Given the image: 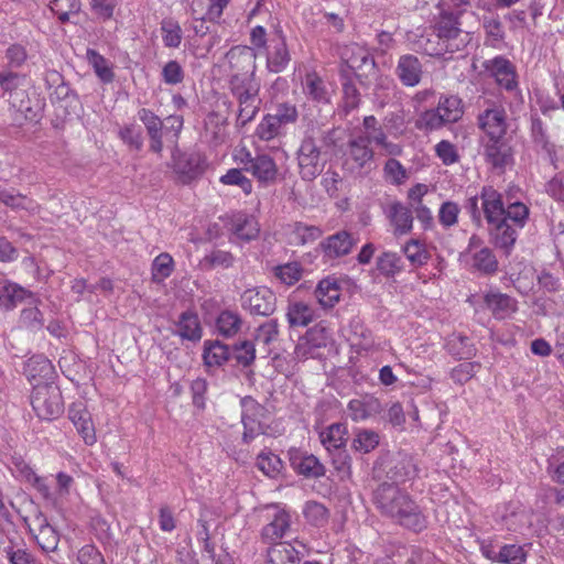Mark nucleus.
Masks as SVG:
<instances>
[{"mask_svg":"<svg viewBox=\"0 0 564 564\" xmlns=\"http://www.w3.org/2000/svg\"><path fill=\"white\" fill-rule=\"evenodd\" d=\"M372 503L382 516L415 533L427 528L421 507L398 485L383 481L372 490Z\"/></svg>","mask_w":564,"mask_h":564,"instance_id":"f257e3e1","label":"nucleus"},{"mask_svg":"<svg viewBox=\"0 0 564 564\" xmlns=\"http://www.w3.org/2000/svg\"><path fill=\"white\" fill-rule=\"evenodd\" d=\"M505 207L502 195L491 185L482 186L480 193L468 197L464 205L477 227H481L482 218L487 225L499 220L505 215Z\"/></svg>","mask_w":564,"mask_h":564,"instance_id":"f03ea898","label":"nucleus"},{"mask_svg":"<svg viewBox=\"0 0 564 564\" xmlns=\"http://www.w3.org/2000/svg\"><path fill=\"white\" fill-rule=\"evenodd\" d=\"M463 10L443 8L434 23V31L448 53L462 51L470 41L469 32L462 29Z\"/></svg>","mask_w":564,"mask_h":564,"instance_id":"7ed1b4c3","label":"nucleus"},{"mask_svg":"<svg viewBox=\"0 0 564 564\" xmlns=\"http://www.w3.org/2000/svg\"><path fill=\"white\" fill-rule=\"evenodd\" d=\"M229 89L232 96L239 104L237 124L246 126L250 122L259 111V99L260 83L257 79L243 80L235 78V80H228Z\"/></svg>","mask_w":564,"mask_h":564,"instance_id":"20e7f679","label":"nucleus"},{"mask_svg":"<svg viewBox=\"0 0 564 564\" xmlns=\"http://www.w3.org/2000/svg\"><path fill=\"white\" fill-rule=\"evenodd\" d=\"M31 404L41 420H54L64 411L62 392L53 383L36 382L31 394Z\"/></svg>","mask_w":564,"mask_h":564,"instance_id":"39448f33","label":"nucleus"},{"mask_svg":"<svg viewBox=\"0 0 564 564\" xmlns=\"http://www.w3.org/2000/svg\"><path fill=\"white\" fill-rule=\"evenodd\" d=\"M229 63L230 76L229 80L235 78L253 80L256 79L257 53L250 46L237 45L226 53Z\"/></svg>","mask_w":564,"mask_h":564,"instance_id":"423d86ee","label":"nucleus"},{"mask_svg":"<svg viewBox=\"0 0 564 564\" xmlns=\"http://www.w3.org/2000/svg\"><path fill=\"white\" fill-rule=\"evenodd\" d=\"M174 171L182 184L199 178L206 170V158L197 151L173 152Z\"/></svg>","mask_w":564,"mask_h":564,"instance_id":"0eeeda50","label":"nucleus"},{"mask_svg":"<svg viewBox=\"0 0 564 564\" xmlns=\"http://www.w3.org/2000/svg\"><path fill=\"white\" fill-rule=\"evenodd\" d=\"M300 175L303 181L315 180L323 171L321 163V148L313 137H305L297 151Z\"/></svg>","mask_w":564,"mask_h":564,"instance_id":"6e6552de","label":"nucleus"},{"mask_svg":"<svg viewBox=\"0 0 564 564\" xmlns=\"http://www.w3.org/2000/svg\"><path fill=\"white\" fill-rule=\"evenodd\" d=\"M241 305L252 315L270 316L276 308V295L265 286L248 289L241 294Z\"/></svg>","mask_w":564,"mask_h":564,"instance_id":"1a4fd4ad","label":"nucleus"},{"mask_svg":"<svg viewBox=\"0 0 564 564\" xmlns=\"http://www.w3.org/2000/svg\"><path fill=\"white\" fill-rule=\"evenodd\" d=\"M292 469L307 479H317L326 474L325 466L319 459L306 451L292 447L288 452Z\"/></svg>","mask_w":564,"mask_h":564,"instance_id":"9d476101","label":"nucleus"},{"mask_svg":"<svg viewBox=\"0 0 564 564\" xmlns=\"http://www.w3.org/2000/svg\"><path fill=\"white\" fill-rule=\"evenodd\" d=\"M241 163L243 164V170L250 172L261 184L268 185L275 182L278 167L270 155L258 154L252 158L249 152H246Z\"/></svg>","mask_w":564,"mask_h":564,"instance_id":"9b49d317","label":"nucleus"},{"mask_svg":"<svg viewBox=\"0 0 564 564\" xmlns=\"http://www.w3.org/2000/svg\"><path fill=\"white\" fill-rule=\"evenodd\" d=\"M518 229L506 218H499L496 223L488 225L490 243L500 249L506 256H509L518 239Z\"/></svg>","mask_w":564,"mask_h":564,"instance_id":"f8f14e48","label":"nucleus"},{"mask_svg":"<svg viewBox=\"0 0 564 564\" xmlns=\"http://www.w3.org/2000/svg\"><path fill=\"white\" fill-rule=\"evenodd\" d=\"M484 156L486 162L499 172H503L513 163L512 149L505 138H489L485 144Z\"/></svg>","mask_w":564,"mask_h":564,"instance_id":"ddd939ff","label":"nucleus"},{"mask_svg":"<svg viewBox=\"0 0 564 564\" xmlns=\"http://www.w3.org/2000/svg\"><path fill=\"white\" fill-rule=\"evenodd\" d=\"M39 304L40 300L34 293L9 280H0V308L11 311L23 301Z\"/></svg>","mask_w":564,"mask_h":564,"instance_id":"4468645a","label":"nucleus"},{"mask_svg":"<svg viewBox=\"0 0 564 564\" xmlns=\"http://www.w3.org/2000/svg\"><path fill=\"white\" fill-rule=\"evenodd\" d=\"M484 66L491 73L500 87L508 91L517 89L516 69L509 59L503 56H496L492 59L486 61Z\"/></svg>","mask_w":564,"mask_h":564,"instance_id":"2eb2a0df","label":"nucleus"},{"mask_svg":"<svg viewBox=\"0 0 564 564\" xmlns=\"http://www.w3.org/2000/svg\"><path fill=\"white\" fill-rule=\"evenodd\" d=\"M356 240L347 230H339L319 243V249L328 259H337L351 252Z\"/></svg>","mask_w":564,"mask_h":564,"instance_id":"dca6fc26","label":"nucleus"},{"mask_svg":"<svg viewBox=\"0 0 564 564\" xmlns=\"http://www.w3.org/2000/svg\"><path fill=\"white\" fill-rule=\"evenodd\" d=\"M140 121L144 124L147 134L150 139V151L161 153L163 150L162 137L164 133V123L152 110L141 108L138 111Z\"/></svg>","mask_w":564,"mask_h":564,"instance_id":"f3484780","label":"nucleus"},{"mask_svg":"<svg viewBox=\"0 0 564 564\" xmlns=\"http://www.w3.org/2000/svg\"><path fill=\"white\" fill-rule=\"evenodd\" d=\"M531 138L533 144L544 152L552 166L555 170L560 169L556 145L550 140L543 121L539 117L531 119Z\"/></svg>","mask_w":564,"mask_h":564,"instance_id":"a211bd4d","label":"nucleus"},{"mask_svg":"<svg viewBox=\"0 0 564 564\" xmlns=\"http://www.w3.org/2000/svg\"><path fill=\"white\" fill-rule=\"evenodd\" d=\"M422 68V63L417 56L404 54L399 57L395 75L404 86L414 87L421 82Z\"/></svg>","mask_w":564,"mask_h":564,"instance_id":"6ab92c4d","label":"nucleus"},{"mask_svg":"<svg viewBox=\"0 0 564 564\" xmlns=\"http://www.w3.org/2000/svg\"><path fill=\"white\" fill-rule=\"evenodd\" d=\"M30 531L43 551L53 552L57 549L59 534L42 513L33 519V527L30 528Z\"/></svg>","mask_w":564,"mask_h":564,"instance_id":"aec40b11","label":"nucleus"},{"mask_svg":"<svg viewBox=\"0 0 564 564\" xmlns=\"http://www.w3.org/2000/svg\"><path fill=\"white\" fill-rule=\"evenodd\" d=\"M68 417L76 426L78 433L83 436L86 444L95 443V429L91 421V415L88 412L85 403H73L68 409Z\"/></svg>","mask_w":564,"mask_h":564,"instance_id":"412c9836","label":"nucleus"},{"mask_svg":"<svg viewBox=\"0 0 564 564\" xmlns=\"http://www.w3.org/2000/svg\"><path fill=\"white\" fill-rule=\"evenodd\" d=\"M478 124L486 132L488 138H505L507 133L505 109H486L478 116Z\"/></svg>","mask_w":564,"mask_h":564,"instance_id":"4be33fe9","label":"nucleus"},{"mask_svg":"<svg viewBox=\"0 0 564 564\" xmlns=\"http://www.w3.org/2000/svg\"><path fill=\"white\" fill-rule=\"evenodd\" d=\"M417 465L414 458L406 454H400L399 458L394 460L393 465L387 471L388 477L392 480L391 484L405 482L414 479L417 476Z\"/></svg>","mask_w":564,"mask_h":564,"instance_id":"5701e85b","label":"nucleus"},{"mask_svg":"<svg viewBox=\"0 0 564 564\" xmlns=\"http://www.w3.org/2000/svg\"><path fill=\"white\" fill-rule=\"evenodd\" d=\"M177 329L174 332L182 339L189 341H199L203 335V328L198 315L193 311L183 312L176 322Z\"/></svg>","mask_w":564,"mask_h":564,"instance_id":"b1692460","label":"nucleus"},{"mask_svg":"<svg viewBox=\"0 0 564 564\" xmlns=\"http://www.w3.org/2000/svg\"><path fill=\"white\" fill-rule=\"evenodd\" d=\"M231 358V346L219 340H206L204 343L203 360L205 366L220 367Z\"/></svg>","mask_w":564,"mask_h":564,"instance_id":"393cba45","label":"nucleus"},{"mask_svg":"<svg viewBox=\"0 0 564 564\" xmlns=\"http://www.w3.org/2000/svg\"><path fill=\"white\" fill-rule=\"evenodd\" d=\"M267 556L270 564H296L302 558L301 552L285 542L274 543L268 549Z\"/></svg>","mask_w":564,"mask_h":564,"instance_id":"a878e982","label":"nucleus"},{"mask_svg":"<svg viewBox=\"0 0 564 564\" xmlns=\"http://www.w3.org/2000/svg\"><path fill=\"white\" fill-rule=\"evenodd\" d=\"M389 218L394 226L395 234L405 235L412 230V212L400 202H394L390 205Z\"/></svg>","mask_w":564,"mask_h":564,"instance_id":"bb28decb","label":"nucleus"},{"mask_svg":"<svg viewBox=\"0 0 564 564\" xmlns=\"http://www.w3.org/2000/svg\"><path fill=\"white\" fill-rule=\"evenodd\" d=\"M291 59L285 37L282 32H279V39L276 44L273 46V51L268 54L267 67L270 72L281 73L289 64Z\"/></svg>","mask_w":564,"mask_h":564,"instance_id":"cd10ccee","label":"nucleus"},{"mask_svg":"<svg viewBox=\"0 0 564 564\" xmlns=\"http://www.w3.org/2000/svg\"><path fill=\"white\" fill-rule=\"evenodd\" d=\"M314 310L304 302H290L286 318L290 327H305L314 319Z\"/></svg>","mask_w":564,"mask_h":564,"instance_id":"c85d7f7f","label":"nucleus"},{"mask_svg":"<svg viewBox=\"0 0 564 564\" xmlns=\"http://www.w3.org/2000/svg\"><path fill=\"white\" fill-rule=\"evenodd\" d=\"M348 431L344 423H333L321 433V441L326 449L332 453L335 448L346 447Z\"/></svg>","mask_w":564,"mask_h":564,"instance_id":"c756f323","label":"nucleus"},{"mask_svg":"<svg viewBox=\"0 0 564 564\" xmlns=\"http://www.w3.org/2000/svg\"><path fill=\"white\" fill-rule=\"evenodd\" d=\"M370 137L359 135L349 141V155L358 167L362 169L368 162L372 161L373 151L369 148Z\"/></svg>","mask_w":564,"mask_h":564,"instance_id":"7c9ffc66","label":"nucleus"},{"mask_svg":"<svg viewBox=\"0 0 564 564\" xmlns=\"http://www.w3.org/2000/svg\"><path fill=\"white\" fill-rule=\"evenodd\" d=\"M484 300L492 314L500 318L517 310V301L503 293H487Z\"/></svg>","mask_w":564,"mask_h":564,"instance_id":"2f4dec72","label":"nucleus"},{"mask_svg":"<svg viewBox=\"0 0 564 564\" xmlns=\"http://www.w3.org/2000/svg\"><path fill=\"white\" fill-rule=\"evenodd\" d=\"M260 411H262V408L256 404L252 413H242L241 415V423L243 425L242 442L245 444L251 443L257 436L265 433L263 424L257 419V414Z\"/></svg>","mask_w":564,"mask_h":564,"instance_id":"473e14b6","label":"nucleus"},{"mask_svg":"<svg viewBox=\"0 0 564 564\" xmlns=\"http://www.w3.org/2000/svg\"><path fill=\"white\" fill-rule=\"evenodd\" d=\"M448 352L458 359H470L476 355V348L470 338L464 335H453L447 344Z\"/></svg>","mask_w":564,"mask_h":564,"instance_id":"72a5a7b5","label":"nucleus"},{"mask_svg":"<svg viewBox=\"0 0 564 564\" xmlns=\"http://www.w3.org/2000/svg\"><path fill=\"white\" fill-rule=\"evenodd\" d=\"M437 108L447 123L457 122L464 113L462 99L457 96H442Z\"/></svg>","mask_w":564,"mask_h":564,"instance_id":"f704fd0d","label":"nucleus"},{"mask_svg":"<svg viewBox=\"0 0 564 564\" xmlns=\"http://www.w3.org/2000/svg\"><path fill=\"white\" fill-rule=\"evenodd\" d=\"M290 528V516L284 512H278L274 519L262 529V538L265 541H275L281 539Z\"/></svg>","mask_w":564,"mask_h":564,"instance_id":"c9c22d12","label":"nucleus"},{"mask_svg":"<svg viewBox=\"0 0 564 564\" xmlns=\"http://www.w3.org/2000/svg\"><path fill=\"white\" fill-rule=\"evenodd\" d=\"M25 372L29 380L46 379L52 375L53 366L46 357L36 355L28 360Z\"/></svg>","mask_w":564,"mask_h":564,"instance_id":"e433bc0d","label":"nucleus"},{"mask_svg":"<svg viewBox=\"0 0 564 564\" xmlns=\"http://www.w3.org/2000/svg\"><path fill=\"white\" fill-rule=\"evenodd\" d=\"M242 319L240 316L231 311H223L216 321V327L219 334L224 337L235 336L241 327Z\"/></svg>","mask_w":564,"mask_h":564,"instance_id":"4c0bfd02","label":"nucleus"},{"mask_svg":"<svg viewBox=\"0 0 564 564\" xmlns=\"http://www.w3.org/2000/svg\"><path fill=\"white\" fill-rule=\"evenodd\" d=\"M231 358L243 368L250 367L256 359V347L251 340H240L231 345Z\"/></svg>","mask_w":564,"mask_h":564,"instance_id":"58836bf2","label":"nucleus"},{"mask_svg":"<svg viewBox=\"0 0 564 564\" xmlns=\"http://www.w3.org/2000/svg\"><path fill=\"white\" fill-rule=\"evenodd\" d=\"M80 0H51L50 9L61 23H67L70 17L77 15L80 11Z\"/></svg>","mask_w":564,"mask_h":564,"instance_id":"ea45409f","label":"nucleus"},{"mask_svg":"<svg viewBox=\"0 0 564 564\" xmlns=\"http://www.w3.org/2000/svg\"><path fill=\"white\" fill-rule=\"evenodd\" d=\"M474 268L485 275H492L498 271V260L488 247L481 248L473 257Z\"/></svg>","mask_w":564,"mask_h":564,"instance_id":"a19ab883","label":"nucleus"},{"mask_svg":"<svg viewBox=\"0 0 564 564\" xmlns=\"http://www.w3.org/2000/svg\"><path fill=\"white\" fill-rule=\"evenodd\" d=\"M230 230L237 238L243 241H251L256 239L260 231L257 223L246 216H238L234 220L232 228Z\"/></svg>","mask_w":564,"mask_h":564,"instance_id":"79ce46f5","label":"nucleus"},{"mask_svg":"<svg viewBox=\"0 0 564 564\" xmlns=\"http://www.w3.org/2000/svg\"><path fill=\"white\" fill-rule=\"evenodd\" d=\"M379 434L372 430H359L351 443V447L362 454L370 453L379 445Z\"/></svg>","mask_w":564,"mask_h":564,"instance_id":"37998d69","label":"nucleus"},{"mask_svg":"<svg viewBox=\"0 0 564 564\" xmlns=\"http://www.w3.org/2000/svg\"><path fill=\"white\" fill-rule=\"evenodd\" d=\"M306 521L314 527H323L329 518L328 509L321 502L307 501L303 509Z\"/></svg>","mask_w":564,"mask_h":564,"instance_id":"c03bdc74","label":"nucleus"},{"mask_svg":"<svg viewBox=\"0 0 564 564\" xmlns=\"http://www.w3.org/2000/svg\"><path fill=\"white\" fill-rule=\"evenodd\" d=\"M305 89L307 95L316 102L328 104L330 101V93L328 91L325 83L315 74L306 76Z\"/></svg>","mask_w":564,"mask_h":564,"instance_id":"a18cd8bd","label":"nucleus"},{"mask_svg":"<svg viewBox=\"0 0 564 564\" xmlns=\"http://www.w3.org/2000/svg\"><path fill=\"white\" fill-rule=\"evenodd\" d=\"M445 124H447V121H445V118L443 117L437 107L423 111L415 122V127L419 130L425 131L437 130L444 127Z\"/></svg>","mask_w":564,"mask_h":564,"instance_id":"49530a36","label":"nucleus"},{"mask_svg":"<svg viewBox=\"0 0 564 564\" xmlns=\"http://www.w3.org/2000/svg\"><path fill=\"white\" fill-rule=\"evenodd\" d=\"M86 55L89 64L94 67L96 75L101 82L111 83L115 78V73L108 66L107 59L93 48H88Z\"/></svg>","mask_w":564,"mask_h":564,"instance_id":"de8ad7c7","label":"nucleus"},{"mask_svg":"<svg viewBox=\"0 0 564 564\" xmlns=\"http://www.w3.org/2000/svg\"><path fill=\"white\" fill-rule=\"evenodd\" d=\"M174 269L173 258L166 253H160L152 263V280L153 282L161 283L167 279Z\"/></svg>","mask_w":564,"mask_h":564,"instance_id":"09e8293b","label":"nucleus"},{"mask_svg":"<svg viewBox=\"0 0 564 564\" xmlns=\"http://www.w3.org/2000/svg\"><path fill=\"white\" fill-rule=\"evenodd\" d=\"M258 468L268 477L276 478L283 468L280 457L272 453H260L257 457Z\"/></svg>","mask_w":564,"mask_h":564,"instance_id":"8fccbe9b","label":"nucleus"},{"mask_svg":"<svg viewBox=\"0 0 564 564\" xmlns=\"http://www.w3.org/2000/svg\"><path fill=\"white\" fill-rule=\"evenodd\" d=\"M377 270L384 276H394L402 270V259L394 252H383L377 259Z\"/></svg>","mask_w":564,"mask_h":564,"instance_id":"3c124183","label":"nucleus"},{"mask_svg":"<svg viewBox=\"0 0 564 564\" xmlns=\"http://www.w3.org/2000/svg\"><path fill=\"white\" fill-rule=\"evenodd\" d=\"M506 221L521 229L524 227L529 218V208L527 205L520 202L510 203L505 207Z\"/></svg>","mask_w":564,"mask_h":564,"instance_id":"603ef678","label":"nucleus"},{"mask_svg":"<svg viewBox=\"0 0 564 564\" xmlns=\"http://www.w3.org/2000/svg\"><path fill=\"white\" fill-rule=\"evenodd\" d=\"M234 263V256L229 251L213 250L209 254H206L202 261L200 267L204 270H213L215 268H230Z\"/></svg>","mask_w":564,"mask_h":564,"instance_id":"864d4df0","label":"nucleus"},{"mask_svg":"<svg viewBox=\"0 0 564 564\" xmlns=\"http://www.w3.org/2000/svg\"><path fill=\"white\" fill-rule=\"evenodd\" d=\"M273 271L282 283L293 285L302 278L303 269L299 262H289L274 267Z\"/></svg>","mask_w":564,"mask_h":564,"instance_id":"5fc2aeb1","label":"nucleus"},{"mask_svg":"<svg viewBox=\"0 0 564 564\" xmlns=\"http://www.w3.org/2000/svg\"><path fill=\"white\" fill-rule=\"evenodd\" d=\"M525 552L522 546L516 544L503 545L495 560L505 564H522L525 561Z\"/></svg>","mask_w":564,"mask_h":564,"instance_id":"6e6d98bb","label":"nucleus"},{"mask_svg":"<svg viewBox=\"0 0 564 564\" xmlns=\"http://www.w3.org/2000/svg\"><path fill=\"white\" fill-rule=\"evenodd\" d=\"M403 252L414 267H421L425 264L430 258L429 252L417 240L409 241L404 246Z\"/></svg>","mask_w":564,"mask_h":564,"instance_id":"4d7b16f0","label":"nucleus"},{"mask_svg":"<svg viewBox=\"0 0 564 564\" xmlns=\"http://www.w3.org/2000/svg\"><path fill=\"white\" fill-rule=\"evenodd\" d=\"M220 182L225 185H236L239 186L245 194H250L252 191L251 181L246 177L242 173V170L239 169H230L227 171L225 175L220 177Z\"/></svg>","mask_w":564,"mask_h":564,"instance_id":"13d9d810","label":"nucleus"},{"mask_svg":"<svg viewBox=\"0 0 564 564\" xmlns=\"http://www.w3.org/2000/svg\"><path fill=\"white\" fill-rule=\"evenodd\" d=\"M282 124L279 123V121L271 116V113L263 117L261 122L257 127V135L261 140H272L275 138L279 132Z\"/></svg>","mask_w":564,"mask_h":564,"instance_id":"bf43d9fd","label":"nucleus"},{"mask_svg":"<svg viewBox=\"0 0 564 564\" xmlns=\"http://www.w3.org/2000/svg\"><path fill=\"white\" fill-rule=\"evenodd\" d=\"M34 306L24 308L21 312L20 322L22 325H24L26 328L31 330H37L43 327L44 321H43V314L37 308V304H33Z\"/></svg>","mask_w":564,"mask_h":564,"instance_id":"052dcab7","label":"nucleus"},{"mask_svg":"<svg viewBox=\"0 0 564 564\" xmlns=\"http://www.w3.org/2000/svg\"><path fill=\"white\" fill-rule=\"evenodd\" d=\"M119 137L131 149L140 151L143 147L142 131L133 124L124 126L119 131Z\"/></svg>","mask_w":564,"mask_h":564,"instance_id":"680f3d73","label":"nucleus"},{"mask_svg":"<svg viewBox=\"0 0 564 564\" xmlns=\"http://www.w3.org/2000/svg\"><path fill=\"white\" fill-rule=\"evenodd\" d=\"M480 368V364L478 362H463L453 368L451 371V378L459 383L464 384L469 381L476 373V371Z\"/></svg>","mask_w":564,"mask_h":564,"instance_id":"e2e57ef3","label":"nucleus"},{"mask_svg":"<svg viewBox=\"0 0 564 564\" xmlns=\"http://www.w3.org/2000/svg\"><path fill=\"white\" fill-rule=\"evenodd\" d=\"M184 77V70L177 61L167 62L162 69L163 82L167 85L181 84Z\"/></svg>","mask_w":564,"mask_h":564,"instance_id":"0e129e2a","label":"nucleus"},{"mask_svg":"<svg viewBox=\"0 0 564 564\" xmlns=\"http://www.w3.org/2000/svg\"><path fill=\"white\" fill-rule=\"evenodd\" d=\"M4 552L10 564H41L26 549L6 547Z\"/></svg>","mask_w":564,"mask_h":564,"instance_id":"69168bd1","label":"nucleus"},{"mask_svg":"<svg viewBox=\"0 0 564 564\" xmlns=\"http://www.w3.org/2000/svg\"><path fill=\"white\" fill-rule=\"evenodd\" d=\"M79 564H107L101 552L94 544H86L77 553Z\"/></svg>","mask_w":564,"mask_h":564,"instance_id":"338daca9","label":"nucleus"},{"mask_svg":"<svg viewBox=\"0 0 564 564\" xmlns=\"http://www.w3.org/2000/svg\"><path fill=\"white\" fill-rule=\"evenodd\" d=\"M459 206L454 202H445L441 205L438 220L444 227L454 226L457 223Z\"/></svg>","mask_w":564,"mask_h":564,"instance_id":"774afa93","label":"nucleus"}]
</instances>
